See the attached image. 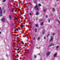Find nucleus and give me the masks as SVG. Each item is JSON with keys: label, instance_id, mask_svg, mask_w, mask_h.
Listing matches in <instances>:
<instances>
[{"label": "nucleus", "instance_id": "f257e3e1", "mask_svg": "<svg viewBox=\"0 0 60 60\" xmlns=\"http://www.w3.org/2000/svg\"><path fill=\"white\" fill-rule=\"evenodd\" d=\"M0 16H2V10L1 7H0Z\"/></svg>", "mask_w": 60, "mask_h": 60}, {"label": "nucleus", "instance_id": "f03ea898", "mask_svg": "<svg viewBox=\"0 0 60 60\" xmlns=\"http://www.w3.org/2000/svg\"><path fill=\"white\" fill-rule=\"evenodd\" d=\"M9 19L10 20L11 19V15H9Z\"/></svg>", "mask_w": 60, "mask_h": 60}, {"label": "nucleus", "instance_id": "7ed1b4c3", "mask_svg": "<svg viewBox=\"0 0 60 60\" xmlns=\"http://www.w3.org/2000/svg\"><path fill=\"white\" fill-rule=\"evenodd\" d=\"M54 46V44H50L49 46H48V47H50V46Z\"/></svg>", "mask_w": 60, "mask_h": 60}, {"label": "nucleus", "instance_id": "20e7f679", "mask_svg": "<svg viewBox=\"0 0 60 60\" xmlns=\"http://www.w3.org/2000/svg\"><path fill=\"white\" fill-rule=\"evenodd\" d=\"M35 26L36 27H39V25L38 24H36L35 25Z\"/></svg>", "mask_w": 60, "mask_h": 60}, {"label": "nucleus", "instance_id": "39448f33", "mask_svg": "<svg viewBox=\"0 0 60 60\" xmlns=\"http://www.w3.org/2000/svg\"><path fill=\"white\" fill-rule=\"evenodd\" d=\"M51 39L50 40V42L51 41H52V40L53 39V37H52V36H51Z\"/></svg>", "mask_w": 60, "mask_h": 60}, {"label": "nucleus", "instance_id": "423d86ee", "mask_svg": "<svg viewBox=\"0 0 60 60\" xmlns=\"http://www.w3.org/2000/svg\"><path fill=\"white\" fill-rule=\"evenodd\" d=\"M56 55H57V53H55V54L54 55V57H56Z\"/></svg>", "mask_w": 60, "mask_h": 60}, {"label": "nucleus", "instance_id": "0eeeda50", "mask_svg": "<svg viewBox=\"0 0 60 60\" xmlns=\"http://www.w3.org/2000/svg\"><path fill=\"white\" fill-rule=\"evenodd\" d=\"M1 20H2V22H4V21H5V20H4V19H2Z\"/></svg>", "mask_w": 60, "mask_h": 60}, {"label": "nucleus", "instance_id": "6e6552de", "mask_svg": "<svg viewBox=\"0 0 60 60\" xmlns=\"http://www.w3.org/2000/svg\"><path fill=\"white\" fill-rule=\"evenodd\" d=\"M50 54V52H49L48 53H47V56H49V54Z\"/></svg>", "mask_w": 60, "mask_h": 60}, {"label": "nucleus", "instance_id": "1a4fd4ad", "mask_svg": "<svg viewBox=\"0 0 60 60\" xmlns=\"http://www.w3.org/2000/svg\"><path fill=\"white\" fill-rule=\"evenodd\" d=\"M43 24V22H42L41 23V26H42Z\"/></svg>", "mask_w": 60, "mask_h": 60}, {"label": "nucleus", "instance_id": "9d476101", "mask_svg": "<svg viewBox=\"0 0 60 60\" xmlns=\"http://www.w3.org/2000/svg\"><path fill=\"white\" fill-rule=\"evenodd\" d=\"M38 7V6H37V4H36V6H35V9H36V8H37Z\"/></svg>", "mask_w": 60, "mask_h": 60}, {"label": "nucleus", "instance_id": "9b49d317", "mask_svg": "<svg viewBox=\"0 0 60 60\" xmlns=\"http://www.w3.org/2000/svg\"><path fill=\"white\" fill-rule=\"evenodd\" d=\"M35 33H37V29H36V28H35Z\"/></svg>", "mask_w": 60, "mask_h": 60}, {"label": "nucleus", "instance_id": "f8f14e48", "mask_svg": "<svg viewBox=\"0 0 60 60\" xmlns=\"http://www.w3.org/2000/svg\"><path fill=\"white\" fill-rule=\"evenodd\" d=\"M39 15V13L38 12H36V15Z\"/></svg>", "mask_w": 60, "mask_h": 60}, {"label": "nucleus", "instance_id": "ddd939ff", "mask_svg": "<svg viewBox=\"0 0 60 60\" xmlns=\"http://www.w3.org/2000/svg\"><path fill=\"white\" fill-rule=\"evenodd\" d=\"M40 39V37H38L37 38L38 40H39Z\"/></svg>", "mask_w": 60, "mask_h": 60}, {"label": "nucleus", "instance_id": "4468645a", "mask_svg": "<svg viewBox=\"0 0 60 60\" xmlns=\"http://www.w3.org/2000/svg\"><path fill=\"white\" fill-rule=\"evenodd\" d=\"M55 8H53L52 9V11L53 12H54L55 11Z\"/></svg>", "mask_w": 60, "mask_h": 60}, {"label": "nucleus", "instance_id": "2eb2a0df", "mask_svg": "<svg viewBox=\"0 0 60 60\" xmlns=\"http://www.w3.org/2000/svg\"><path fill=\"white\" fill-rule=\"evenodd\" d=\"M19 29L17 28V30H16V31H19Z\"/></svg>", "mask_w": 60, "mask_h": 60}, {"label": "nucleus", "instance_id": "dca6fc26", "mask_svg": "<svg viewBox=\"0 0 60 60\" xmlns=\"http://www.w3.org/2000/svg\"><path fill=\"white\" fill-rule=\"evenodd\" d=\"M50 35V34H48L47 36V38H48V37H49V35Z\"/></svg>", "mask_w": 60, "mask_h": 60}, {"label": "nucleus", "instance_id": "f3484780", "mask_svg": "<svg viewBox=\"0 0 60 60\" xmlns=\"http://www.w3.org/2000/svg\"><path fill=\"white\" fill-rule=\"evenodd\" d=\"M57 20L58 22H59V23H60V21H59V20H58V19H57Z\"/></svg>", "mask_w": 60, "mask_h": 60}, {"label": "nucleus", "instance_id": "a211bd4d", "mask_svg": "<svg viewBox=\"0 0 60 60\" xmlns=\"http://www.w3.org/2000/svg\"><path fill=\"white\" fill-rule=\"evenodd\" d=\"M20 14H21V15H22V14H23L22 12H20Z\"/></svg>", "mask_w": 60, "mask_h": 60}, {"label": "nucleus", "instance_id": "6ab92c4d", "mask_svg": "<svg viewBox=\"0 0 60 60\" xmlns=\"http://www.w3.org/2000/svg\"><path fill=\"white\" fill-rule=\"evenodd\" d=\"M44 12H45L46 11V10L45 9H44Z\"/></svg>", "mask_w": 60, "mask_h": 60}, {"label": "nucleus", "instance_id": "aec40b11", "mask_svg": "<svg viewBox=\"0 0 60 60\" xmlns=\"http://www.w3.org/2000/svg\"><path fill=\"white\" fill-rule=\"evenodd\" d=\"M29 15H30V16H31V15H32V14H31V13H29Z\"/></svg>", "mask_w": 60, "mask_h": 60}, {"label": "nucleus", "instance_id": "412c9836", "mask_svg": "<svg viewBox=\"0 0 60 60\" xmlns=\"http://www.w3.org/2000/svg\"><path fill=\"white\" fill-rule=\"evenodd\" d=\"M52 35H53V36H54V35H55V33H53L52 34Z\"/></svg>", "mask_w": 60, "mask_h": 60}, {"label": "nucleus", "instance_id": "4be33fe9", "mask_svg": "<svg viewBox=\"0 0 60 60\" xmlns=\"http://www.w3.org/2000/svg\"><path fill=\"white\" fill-rule=\"evenodd\" d=\"M34 57L35 58L36 57V56H34Z\"/></svg>", "mask_w": 60, "mask_h": 60}, {"label": "nucleus", "instance_id": "5701e85b", "mask_svg": "<svg viewBox=\"0 0 60 60\" xmlns=\"http://www.w3.org/2000/svg\"><path fill=\"white\" fill-rule=\"evenodd\" d=\"M6 11V10H4L3 12L4 13H5V12Z\"/></svg>", "mask_w": 60, "mask_h": 60}, {"label": "nucleus", "instance_id": "b1692460", "mask_svg": "<svg viewBox=\"0 0 60 60\" xmlns=\"http://www.w3.org/2000/svg\"><path fill=\"white\" fill-rule=\"evenodd\" d=\"M38 5H39V6H41V4H38Z\"/></svg>", "mask_w": 60, "mask_h": 60}, {"label": "nucleus", "instance_id": "393cba45", "mask_svg": "<svg viewBox=\"0 0 60 60\" xmlns=\"http://www.w3.org/2000/svg\"><path fill=\"white\" fill-rule=\"evenodd\" d=\"M23 25H22L20 27H21V28H22V27H23Z\"/></svg>", "mask_w": 60, "mask_h": 60}, {"label": "nucleus", "instance_id": "a878e982", "mask_svg": "<svg viewBox=\"0 0 60 60\" xmlns=\"http://www.w3.org/2000/svg\"><path fill=\"white\" fill-rule=\"evenodd\" d=\"M15 19L17 20H18V18L17 17H15Z\"/></svg>", "mask_w": 60, "mask_h": 60}, {"label": "nucleus", "instance_id": "bb28decb", "mask_svg": "<svg viewBox=\"0 0 60 60\" xmlns=\"http://www.w3.org/2000/svg\"><path fill=\"white\" fill-rule=\"evenodd\" d=\"M44 34V31H43L42 33V34Z\"/></svg>", "mask_w": 60, "mask_h": 60}, {"label": "nucleus", "instance_id": "cd10ccee", "mask_svg": "<svg viewBox=\"0 0 60 60\" xmlns=\"http://www.w3.org/2000/svg\"><path fill=\"white\" fill-rule=\"evenodd\" d=\"M22 44H24V43L23 41H22Z\"/></svg>", "mask_w": 60, "mask_h": 60}, {"label": "nucleus", "instance_id": "c85d7f7f", "mask_svg": "<svg viewBox=\"0 0 60 60\" xmlns=\"http://www.w3.org/2000/svg\"><path fill=\"white\" fill-rule=\"evenodd\" d=\"M29 4H30V5H31V3H30L29 2Z\"/></svg>", "mask_w": 60, "mask_h": 60}, {"label": "nucleus", "instance_id": "c756f323", "mask_svg": "<svg viewBox=\"0 0 60 60\" xmlns=\"http://www.w3.org/2000/svg\"><path fill=\"white\" fill-rule=\"evenodd\" d=\"M36 9L37 10H39V9H38V8H37Z\"/></svg>", "mask_w": 60, "mask_h": 60}, {"label": "nucleus", "instance_id": "7c9ffc66", "mask_svg": "<svg viewBox=\"0 0 60 60\" xmlns=\"http://www.w3.org/2000/svg\"><path fill=\"white\" fill-rule=\"evenodd\" d=\"M48 22H50V19H49L48 20Z\"/></svg>", "mask_w": 60, "mask_h": 60}, {"label": "nucleus", "instance_id": "2f4dec72", "mask_svg": "<svg viewBox=\"0 0 60 60\" xmlns=\"http://www.w3.org/2000/svg\"><path fill=\"white\" fill-rule=\"evenodd\" d=\"M44 39H46V37H44Z\"/></svg>", "mask_w": 60, "mask_h": 60}, {"label": "nucleus", "instance_id": "473e14b6", "mask_svg": "<svg viewBox=\"0 0 60 60\" xmlns=\"http://www.w3.org/2000/svg\"><path fill=\"white\" fill-rule=\"evenodd\" d=\"M58 48V46H57L56 47V49H57V48Z\"/></svg>", "mask_w": 60, "mask_h": 60}, {"label": "nucleus", "instance_id": "72a5a7b5", "mask_svg": "<svg viewBox=\"0 0 60 60\" xmlns=\"http://www.w3.org/2000/svg\"><path fill=\"white\" fill-rule=\"evenodd\" d=\"M34 40H35V37H34Z\"/></svg>", "mask_w": 60, "mask_h": 60}, {"label": "nucleus", "instance_id": "f704fd0d", "mask_svg": "<svg viewBox=\"0 0 60 60\" xmlns=\"http://www.w3.org/2000/svg\"><path fill=\"white\" fill-rule=\"evenodd\" d=\"M27 45H29V44L28 43H27L26 44Z\"/></svg>", "mask_w": 60, "mask_h": 60}, {"label": "nucleus", "instance_id": "c9c22d12", "mask_svg": "<svg viewBox=\"0 0 60 60\" xmlns=\"http://www.w3.org/2000/svg\"><path fill=\"white\" fill-rule=\"evenodd\" d=\"M5 1H6L5 0H3V1L4 2H5Z\"/></svg>", "mask_w": 60, "mask_h": 60}, {"label": "nucleus", "instance_id": "e433bc0d", "mask_svg": "<svg viewBox=\"0 0 60 60\" xmlns=\"http://www.w3.org/2000/svg\"><path fill=\"white\" fill-rule=\"evenodd\" d=\"M46 18H48V16L47 15H46Z\"/></svg>", "mask_w": 60, "mask_h": 60}, {"label": "nucleus", "instance_id": "4c0bfd02", "mask_svg": "<svg viewBox=\"0 0 60 60\" xmlns=\"http://www.w3.org/2000/svg\"><path fill=\"white\" fill-rule=\"evenodd\" d=\"M20 49H21L22 48L21 47H20Z\"/></svg>", "mask_w": 60, "mask_h": 60}, {"label": "nucleus", "instance_id": "58836bf2", "mask_svg": "<svg viewBox=\"0 0 60 60\" xmlns=\"http://www.w3.org/2000/svg\"><path fill=\"white\" fill-rule=\"evenodd\" d=\"M18 50H19V49H18Z\"/></svg>", "mask_w": 60, "mask_h": 60}, {"label": "nucleus", "instance_id": "ea45409f", "mask_svg": "<svg viewBox=\"0 0 60 60\" xmlns=\"http://www.w3.org/2000/svg\"><path fill=\"white\" fill-rule=\"evenodd\" d=\"M11 11H13V10H11Z\"/></svg>", "mask_w": 60, "mask_h": 60}, {"label": "nucleus", "instance_id": "a19ab883", "mask_svg": "<svg viewBox=\"0 0 60 60\" xmlns=\"http://www.w3.org/2000/svg\"><path fill=\"white\" fill-rule=\"evenodd\" d=\"M43 20L42 19H41V21H42Z\"/></svg>", "mask_w": 60, "mask_h": 60}, {"label": "nucleus", "instance_id": "79ce46f5", "mask_svg": "<svg viewBox=\"0 0 60 60\" xmlns=\"http://www.w3.org/2000/svg\"><path fill=\"white\" fill-rule=\"evenodd\" d=\"M1 34V32H0V34Z\"/></svg>", "mask_w": 60, "mask_h": 60}, {"label": "nucleus", "instance_id": "37998d69", "mask_svg": "<svg viewBox=\"0 0 60 60\" xmlns=\"http://www.w3.org/2000/svg\"><path fill=\"white\" fill-rule=\"evenodd\" d=\"M59 19H60V16L59 17Z\"/></svg>", "mask_w": 60, "mask_h": 60}, {"label": "nucleus", "instance_id": "c03bdc74", "mask_svg": "<svg viewBox=\"0 0 60 60\" xmlns=\"http://www.w3.org/2000/svg\"><path fill=\"white\" fill-rule=\"evenodd\" d=\"M31 24H32V22H31V23H30Z\"/></svg>", "mask_w": 60, "mask_h": 60}, {"label": "nucleus", "instance_id": "a18cd8bd", "mask_svg": "<svg viewBox=\"0 0 60 60\" xmlns=\"http://www.w3.org/2000/svg\"><path fill=\"white\" fill-rule=\"evenodd\" d=\"M56 1H59V0H56Z\"/></svg>", "mask_w": 60, "mask_h": 60}]
</instances>
